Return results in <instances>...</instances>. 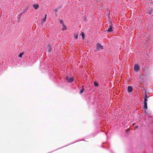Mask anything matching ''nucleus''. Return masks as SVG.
<instances>
[{"label": "nucleus", "mask_w": 153, "mask_h": 153, "mask_svg": "<svg viewBox=\"0 0 153 153\" xmlns=\"http://www.w3.org/2000/svg\"><path fill=\"white\" fill-rule=\"evenodd\" d=\"M96 51H97L100 50H102L103 49V46L100 43H97L96 45Z\"/></svg>", "instance_id": "obj_1"}, {"label": "nucleus", "mask_w": 153, "mask_h": 153, "mask_svg": "<svg viewBox=\"0 0 153 153\" xmlns=\"http://www.w3.org/2000/svg\"><path fill=\"white\" fill-rule=\"evenodd\" d=\"M140 66L137 64H136L134 65V70L135 71H138L140 69Z\"/></svg>", "instance_id": "obj_2"}, {"label": "nucleus", "mask_w": 153, "mask_h": 153, "mask_svg": "<svg viewBox=\"0 0 153 153\" xmlns=\"http://www.w3.org/2000/svg\"><path fill=\"white\" fill-rule=\"evenodd\" d=\"M113 25L111 22L110 23V25L109 26V28L107 30L108 32H111L112 31V28Z\"/></svg>", "instance_id": "obj_3"}, {"label": "nucleus", "mask_w": 153, "mask_h": 153, "mask_svg": "<svg viewBox=\"0 0 153 153\" xmlns=\"http://www.w3.org/2000/svg\"><path fill=\"white\" fill-rule=\"evenodd\" d=\"M32 6L35 10H37L39 8V5L38 4H33L32 5Z\"/></svg>", "instance_id": "obj_4"}, {"label": "nucleus", "mask_w": 153, "mask_h": 153, "mask_svg": "<svg viewBox=\"0 0 153 153\" xmlns=\"http://www.w3.org/2000/svg\"><path fill=\"white\" fill-rule=\"evenodd\" d=\"M46 18H47V14H45V16L41 19V20L42 21V22H41V23L42 25L46 21Z\"/></svg>", "instance_id": "obj_5"}, {"label": "nucleus", "mask_w": 153, "mask_h": 153, "mask_svg": "<svg viewBox=\"0 0 153 153\" xmlns=\"http://www.w3.org/2000/svg\"><path fill=\"white\" fill-rule=\"evenodd\" d=\"M133 90L132 87L131 86H128V91L129 92H131Z\"/></svg>", "instance_id": "obj_6"}, {"label": "nucleus", "mask_w": 153, "mask_h": 153, "mask_svg": "<svg viewBox=\"0 0 153 153\" xmlns=\"http://www.w3.org/2000/svg\"><path fill=\"white\" fill-rule=\"evenodd\" d=\"M144 108L146 110L147 108V102H144Z\"/></svg>", "instance_id": "obj_7"}, {"label": "nucleus", "mask_w": 153, "mask_h": 153, "mask_svg": "<svg viewBox=\"0 0 153 153\" xmlns=\"http://www.w3.org/2000/svg\"><path fill=\"white\" fill-rule=\"evenodd\" d=\"M47 50L49 52H50L51 51V46L50 45H49L48 46Z\"/></svg>", "instance_id": "obj_8"}, {"label": "nucleus", "mask_w": 153, "mask_h": 153, "mask_svg": "<svg viewBox=\"0 0 153 153\" xmlns=\"http://www.w3.org/2000/svg\"><path fill=\"white\" fill-rule=\"evenodd\" d=\"M74 79L73 78H70L68 81L69 82H73Z\"/></svg>", "instance_id": "obj_9"}, {"label": "nucleus", "mask_w": 153, "mask_h": 153, "mask_svg": "<svg viewBox=\"0 0 153 153\" xmlns=\"http://www.w3.org/2000/svg\"><path fill=\"white\" fill-rule=\"evenodd\" d=\"M24 54V53L23 52L21 53L19 55L18 57L19 58H21L22 56Z\"/></svg>", "instance_id": "obj_10"}, {"label": "nucleus", "mask_w": 153, "mask_h": 153, "mask_svg": "<svg viewBox=\"0 0 153 153\" xmlns=\"http://www.w3.org/2000/svg\"><path fill=\"white\" fill-rule=\"evenodd\" d=\"M62 30H66L67 29L65 25H64V24H63V27L62 28Z\"/></svg>", "instance_id": "obj_11"}, {"label": "nucleus", "mask_w": 153, "mask_h": 153, "mask_svg": "<svg viewBox=\"0 0 153 153\" xmlns=\"http://www.w3.org/2000/svg\"><path fill=\"white\" fill-rule=\"evenodd\" d=\"M83 87H84V86H82V89L80 90V94H81L82 93H83V91L84 90V89L83 88Z\"/></svg>", "instance_id": "obj_12"}, {"label": "nucleus", "mask_w": 153, "mask_h": 153, "mask_svg": "<svg viewBox=\"0 0 153 153\" xmlns=\"http://www.w3.org/2000/svg\"><path fill=\"white\" fill-rule=\"evenodd\" d=\"M80 35L82 36V39H84L85 37L84 33L83 32L81 33Z\"/></svg>", "instance_id": "obj_13"}, {"label": "nucleus", "mask_w": 153, "mask_h": 153, "mask_svg": "<svg viewBox=\"0 0 153 153\" xmlns=\"http://www.w3.org/2000/svg\"><path fill=\"white\" fill-rule=\"evenodd\" d=\"M94 85L95 86L97 87L99 85L95 81L94 82Z\"/></svg>", "instance_id": "obj_14"}, {"label": "nucleus", "mask_w": 153, "mask_h": 153, "mask_svg": "<svg viewBox=\"0 0 153 153\" xmlns=\"http://www.w3.org/2000/svg\"><path fill=\"white\" fill-rule=\"evenodd\" d=\"M78 35L77 34H75L74 35V38L76 39H78Z\"/></svg>", "instance_id": "obj_15"}, {"label": "nucleus", "mask_w": 153, "mask_h": 153, "mask_svg": "<svg viewBox=\"0 0 153 153\" xmlns=\"http://www.w3.org/2000/svg\"><path fill=\"white\" fill-rule=\"evenodd\" d=\"M59 23H60V24H62V25L63 24V21L62 20V19H60V20L59 21Z\"/></svg>", "instance_id": "obj_16"}, {"label": "nucleus", "mask_w": 153, "mask_h": 153, "mask_svg": "<svg viewBox=\"0 0 153 153\" xmlns=\"http://www.w3.org/2000/svg\"><path fill=\"white\" fill-rule=\"evenodd\" d=\"M147 100L148 99L147 98H144V102H147Z\"/></svg>", "instance_id": "obj_17"}, {"label": "nucleus", "mask_w": 153, "mask_h": 153, "mask_svg": "<svg viewBox=\"0 0 153 153\" xmlns=\"http://www.w3.org/2000/svg\"><path fill=\"white\" fill-rule=\"evenodd\" d=\"M148 97L147 94L146 93L145 94L144 98H147Z\"/></svg>", "instance_id": "obj_18"}, {"label": "nucleus", "mask_w": 153, "mask_h": 153, "mask_svg": "<svg viewBox=\"0 0 153 153\" xmlns=\"http://www.w3.org/2000/svg\"><path fill=\"white\" fill-rule=\"evenodd\" d=\"M65 79H66V80H67V81H68V79H69L70 78H69L68 76H66V77Z\"/></svg>", "instance_id": "obj_19"}, {"label": "nucleus", "mask_w": 153, "mask_h": 153, "mask_svg": "<svg viewBox=\"0 0 153 153\" xmlns=\"http://www.w3.org/2000/svg\"><path fill=\"white\" fill-rule=\"evenodd\" d=\"M27 11V10H23V13H25Z\"/></svg>", "instance_id": "obj_20"}, {"label": "nucleus", "mask_w": 153, "mask_h": 153, "mask_svg": "<svg viewBox=\"0 0 153 153\" xmlns=\"http://www.w3.org/2000/svg\"><path fill=\"white\" fill-rule=\"evenodd\" d=\"M54 11L56 12H57V11H58V10L57 9H56L54 10Z\"/></svg>", "instance_id": "obj_21"}, {"label": "nucleus", "mask_w": 153, "mask_h": 153, "mask_svg": "<svg viewBox=\"0 0 153 153\" xmlns=\"http://www.w3.org/2000/svg\"><path fill=\"white\" fill-rule=\"evenodd\" d=\"M138 127V126H135V128H137Z\"/></svg>", "instance_id": "obj_22"}, {"label": "nucleus", "mask_w": 153, "mask_h": 153, "mask_svg": "<svg viewBox=\"0 0 153 153\" xmlns=\"http://www.w3.org/2000/svg\"><path fill=\"white\" fill-rule=\"evenodd\" d=\"M129 130V128H128V129H127V131H128Z\"/></svg>", "instance_id": "obj_23"}, {"label": "nucleus", "mask_w": 153, "mask_h": 153, "mask_svg": "<svg viewBox=\"0 0 153 153\" xmlns=\"http://www.w3.org/2000/svg\"><path fill=\"white\" fill-rule=\"evenodd\" d=\"M145 113L146 114V110L145 111Z\"/></svg>", "instance_id": "obj_24"}, {"label": "nucleus", "mask_w": 153, "mask_h": 153, "mask_svg": "<svg viewBox=\"0 0 153 153\" xmlns=\"http://www.w3.org/2000/svg\"><path fill=\"white\" fill-rule=\"evenodd\" d=\"M149 68V67H146V69H148Z\"/></svg>", "instance_id": "obj_25"}, {"label": "nucleus", "mask_w": 153, "mask_h": 153, "mask_svg": "<svg viewBox=\"0 0 153 153\" xmlns=\"http://www.w3.org/2000/svg\"><path fill=\"white\" fill-rule=\"evenodd\" d=\"M135 124V123H133V125H134Z\"/></svg>", "instance_id": "obj_26"}]
</instances>
